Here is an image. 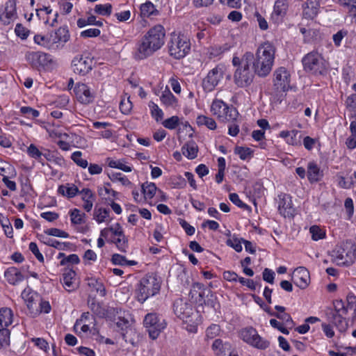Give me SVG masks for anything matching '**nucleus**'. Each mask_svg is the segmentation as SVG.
<instances>
[{"label":"nucleus","instance_id":"nucleus-1","mask_svg":"<svg viewBox=\"0 0 356 356\" xmlns=\"http://www.w3.org/2000/svg\"><path fill=\"white\" fill-rule=\"evenodd\" d=\"M165 30L161 25L151 28L138 42L134 58L143 60L152 56L164 44Z\"/></svg>","mask_w":356,"mask_h":356},{"label":"nucleus","instance_id":"nucleus-2","mask_svg":"<svg viewBox=\"0 0 356 356\" xmlns=\"http://www.w3.org/2000/svg\"><path fill=\"white\" fill-rule=\"evenodd\" d=\"M253 60L254 55L251 52H246L242 58H233L232 64L236 67L234 82L238 87L245 88L252 83L255 74L252 66Z\"/></svg>","mask_w":356,"mask_h":356},{"label":"nucleus","instance_id":"nucleus-3","mask_svg":"<svg viewBox=\"0 0 356 356\" xmlns=\"http://www.w3.org/2000/svg\"><path fill=\"white\" fill-rule=\"evenodd\" d=\"M275 48L270 42H264L259 47L252 64L254 72L259 76H267L272 70L275 59Z\"/></svg>","mask_w":356,"mask_h":356},{"label":"nucleus","instance_id":"nucleus-4","mask_svg":"<svg viewBox=\"0 0 356 356\" xmlns=\"http://www.w3.org/2000/svg\"><path fill=\"white\" fill-rule=\"evenodd\" d=\"M69 39L70 34L67 27H60L47 35H35L34 36L35 43L48 49H57L59 47V43H65Z\"/></svg>","mask_w":356,"mask_h":356},{"label":"nucleus","instance_id":"nucleus-5","mask_svg":"<svg viewBox=\"0 0 356 356\" xmlns=\"http://www.w3.org/2000/svg\"><path fill=\"white\" fill-rule=\"evenodd\" d=\"M304 70L314 75H323L328 69V63L322 55L317 51H311L302 60Z\"/></svg>","mask_w":356,"mask_h":356},{"label":"nucleus","instance_id":"nucleus-6","mask_svg":"<svg viewBox=\"0 0 356 356\" xmlns=\"http://www.w3.org/2000/svg\"><path fill=\"white\" fill-rule=\"evenodd\" d=\"M168 51L175 59L185 57L191 50L189 39L184 35L172 33L168 43Z\"/></svg>","mask_w":356,"mask_h":356},{"label":"nucleus","instance_id":"nucleus-7","mask_svg":"<svg viewBox=\"0 0 356 356\" xmlns=\"http://www.w3.org/2000/svg\"><path fill=\"white\" fill-rule=\"evenodd\" d=\"M160 287V282L156 277L146 275L143 277L137 289L138 301L144 302L149 297L156 294L159 291Z\"/></svg>","mask_w":356,"mask_h":356},{"label":"nucleus","instance_id":"nucleus-8","mask_svg":"<svg viewBox=\"0 0 356 356\" xmlns=\"http://www.w3.org/2000/svg\"><path fill=\"white\" fill-rule=\"evenodd\" d=\"M336 261L343 265H350L356 257V245L351 241H347L334 251Z\"/></svg>","mask_w":356,"mask_h":356},{"label":"nucleus","instance_id":"nucleus-9","mask_svg":"<svg viewBox=\"0 0 356 356\" xmlns=\"http://www.w3.org/2000/svg\"><path fill=\"white\" fill-rule=\"evenodd\" d=\"M211 111L213 115L222 121L235 120L238 115L237 110L233 107H229L223 101L215 99L212 102Z\"/></svg>","mask_w":356,"mask_h":356},{"label":"nucleus","instance_id":"nucleus-10","mask_svg":"<svg viewBox=\"0 0 356 356\" xmlns=\"http://www.w3.org/2000/svg\"><path fill=\"white\" fill-rule=\"evenodd\" d=\"M239 337L248 344L261 350L266 349L270 342L260 337L252 327L243 328L239 332Z\"/></svg>","mask_w":356,"mask_h":356},{"label":"nucleus","instance_id":"nucleus-11","mask_svg":"<svg viewBox=\"0 0 356 356\" xmlns=\"http://www.w3.org/2000/svg\"><path fill=\"white\" fill-rule=\"evenodd\" d=\"M143 324L152 339H156L166 326L165 320L155 313L147 314L144 318Z\"/></svg>","mask_w":356,"mask_h":356},{"label":"nucleus","instance_id":"nucleus-12","mask_svg":"<svg viewBox=\"0 0 356 356\" xmlns=\"http://www.w3.org/2000/svg\"><path fill=\"white\" fill-rule=\"evenodd\" d=\"M273 86L276 92H285L290 88V74L281 67L274 72Z\"/></svg>","mask_w":356,"mask_h":356},{"label":"nucleus","instance_id":"nucleus-13","mask_svg":"<svg viewBox=\"0 0 356 356\" xmlns=\"http://www.w3.org/2000/svg\"><path fill=\"white\" fill-rule=\"evenodd\" d=\"M174 312L178 318L187 322L193 314L192 305L186 298H178L173 305Z\"/></svg>","mask_w":356,"mask_h":356},{"label":"nucleus","instance_id":"nucleus-14","mask_svg":"<svg viewBox=\"0 0 356 356\" xmlns=\"http://www.w3.org/2000/svg\"><path fill=\"white\" fill-rule=\"evenodd\" d=\"M222 77L223 69L222 67L217 66L210 70L207 76L202 81V87L204 91H213Z\"/></svg>","mask_w":356,"mask_h":356},{"label":"nucleus","instance_id":"nucleus-15","mask_svg":"<svg viewBox=\"0 0 356 356\" xmlns=\"http://www.w3.org/2000/svg\"><path fill=\"white\" fill-rule=\"evenodd\" d=\"M72 67L74 73L86 75L92 68V60L88 56L77 55L72 61Z\"/></svg>","mask_w":356,"mask_h":356},{"label":"nucleus","instance_id":"nucleus-16","mask_svg":"<svg viewBox=\"0 0 356 356\" xmlns=\"http://www.w3.org/2000/svg\"><path fill=\"white\" fill-rule=\"evenodd\" d=\"M17 17L16 2L15 0H8L3 8H0V20L3 24L8 25Z\"/></svg>","mask_w":356,"mask_h":356},{"label":"nucleus","instance_id":"nucleus-17","mask_svg":"<svg viewBox=\"0 0 356 356\" xmlns=\"http://www.w3.org/2000/svg\"><path fill=\"white\" fill-rule=\"evenodd\" d=\"M77 100L83 104H88L93 102L95 92H92L86 84L79 83L74 89Z\"/></svg>","mask_w":356,"mask_h":356},{"label":"nucleus","instance_id":"nucleus-18","mask_svg":"<svg viewBox=\"0 0 356 356\" xmlns=\"http://www.w3.org/2000/svg\"><path fill=\"white\" fill-rule=\"evenodd\" d=\"M278 211L284 218H292L295 213L291 197L287 194L279 195Z\"/></svg>","mask_w":356,"mask_h":356},{"label":"nucleus","instance_id":"nucleus-19","mask_svg":"<svg viewBox=\"0 0 356 356\" xmlns=\"http://www.w3.org/2000/svg\"><path fill=\"white\" fill-rule=\"evenodd\" d=\"M287 10L288 2L286 0H277L270 16V20L275 24H280L282 22Z\"/></svg>","mask_w":356,"mask_h":356},{"label":"nucleus","instance_id":"nucleus-20","mask_svg":"<svg viewBox=\"0 0 356 356\" xmlns=\"http://www.w3.org/2000/svg\"><path fill=\"white\" fill-rule=\"evenodd\" d=\"M76 272L70 268L65 269L63 273V286L66 291L71 292L75 291L77 284L75 282Z\"/></svg>","mask_w":356,"mask_h":356},{"label":"nucleus","instance_id":"nucleus-21","mask_svg":"<svg viewBox=\"0 0 356 356\" xmlns=\"http://www.w3.org/2000/svg\"><path fill=\"white\" fill-rule=\"evenodd\" d=\"M33 66H45L50 62L49 55L41 51L31 52L26 56Z\"/></svg>","mask_w":356,"mask_h":356},{"label":"nucleus","instance_id":"nucleus-22","mask_svg":"<svg viewBox=\"0 0 356 356\" xmlns=\"http://www.w3.org/2000/svg\"><path fill=\"white\" fill-rule=\"evenodd\" d=\"M309 272L304 267H299L296 270L294 276L295 284L301 289H305L308 285Z\"/></svg>","mask_w":356,"mask_h":356},{"label":"nucleus","instance_id":"nucleus-23","mask_svg":"<svg viewBox=\"0 0 356 356\" xmlns=\"http://www.w3.org/2000/svg\"><path fill=\"white\" fill-rule=\"evenodd\" d=\"M280 136L285 138L286 143L289 145L293 146L301 145V134L298 130L282 131L280 132Z\"/></svg>","mask_w":356,"mask_h":356},{"label":"nucleus","instance_id":"nucleus-24","mask_svg":"<svg viewBox=\"0 0 356 356\" xmlns=\"http://www.w3.org/2000/svg\"><path fill=\"white\" fill-rule=\"evenodd\" d=\"M323 172L315 162H309L307 165V177L311 183L320 181L323 177Z\"/></svg>","mask_w":356,"mask_h":356},{"label":"nucleus","instance_id":"nucleus-25","mask_svg":"<svg viewBox=\"0 0 356 356\" xmlns=\"http://www.w3.org/2000/svg\"><path fill=\"white\" fill-rule=\"evenodd\" d=\"M5 277L11 284H16L24 280L22 273L15 267L8 268L5 273Z\"/></svg>","mask_w":356,"mask_h":356},{"label":"nucleus","instance_id":"nucleus-26","mask_svg":"<svg viewBox=\"0 0 356 356\" xmlns=\"http://www.w3.org/2000/svg\"><path fill=\"white\" fill-rule=\"evenodd\" d=\"M13 311L8 307L0 309V328H6L13 322Z\"/></svg>","mask_w":356,"mask_h":356},{"label":"nucleus","instance_id":"nucleus-27","mask_svg":"<svg viewBox=\"0 0 356 356\" xmlns=\"http://www.w3.org/2000/svg\"><path fill=\"white\" fill-rule=\"evenodd\" d=\"M181 152L188 159H193L197 156L198 147L196 143L191 140L183 145Z\"/></svg>","mask_w":356,"mask_h":356},{"label":"nucleus","instance_id":"nucleus-28","mask_svg":"<svg viewBox=\"0 0 356 356\" xmlns=\"http://www.w3.org/2000/svg\"><path fill=\"white\" fill-rule=\"evenodd\" d=\"M343 315L336 314H330V321L341 332L346 331L348 324L346 319L343 316Z\"/></svg>","mask_w":356,"mask_h":356},{"label":"nucleus","instance_id":"nucleus-29","mask_svg":"<svg viewBox=\"0 0 356 356\" xmlns=\"http://www.w3.org/2000/svg\"><path fill=\"white\" fill-rule=\"evenodd\" d=\"M58 192L63 196L72 198L79 193V190L74 184H67L60 186L58 188Z\"/></svg>","mask_w":356,"mask_h":356},{"label":"nucleus","instance_id":"nucleus-30","mask_svg":"<svg viewBox=\"0 0 356 356\" xmlns=\"http://www.w3.org/2000/svg\"><path fill=\"white\" fill-rule=\"evenodd\" d=\"M161 102L166 107L175 108L177 105V99L169 90H165L160 97Z\"/></svg>","mask_w":356,"mask_h":356},{"label":"nucleus","instance_id":"nucleus-31","mask_svg":"<svg viewBox=\"0 0 356 356\" xmlns=\"http://www.w3.org/2000/svg\"><path fill=\"white\" fill-rule=\"evenodd\" d=\"M194 288H197L200 291L198 292V297L195 298V302L200 305L207 304L205 297L213 296L212 291L210 289H206L203 285L196 283Z\"/></svg>","mask_w":356,"mask_h":356},{"label":"nucleus","instance_id":"nucleus-32","mask_svg":"<svg viewBox=\"0 0 356 356\" xmlns=\"http://www.w3.org/2000/svg\"><path fill=\"white\" fill-rule=\"evenodd\" d=\"M140 13L143 17H148L152 15H156L159 11L152 2L147 1L140 6Z\"/></svg>","mask_w":356,"mask_h":356},{"label":"nucleus","instance_id":"nucleus-33","mask_svg":"<svg viewBox=\"0 0 356 356\" xmlns=\"http://www.w3.org/2000/svg\"><path fill=\"white\" fill-rule=\"evenodd\" d=\"M339 3L348 9V13L356 22V0H338Z\"/></svg>","mask_w":356,"mask_h":356},{"label":"nucleus","instance_id":"nucleus-34","mask_svg":"<svg viewBox=\"0 0 356 356\" xmlns=\"http://www.w3.org/2000/svg\"><path fill=\"white\" fill-rule=\"evenodd\" d=\"M116 325H117V326L118 327L121 328L122 330H124V329L126 330L125 332H122V339L126 342H129V343H131V344L134 345V341L131 340V339H129L128 337H127V334L129 332H133L132 328L129 327V321L127 320H124V319H120L119 321H118L116 323Z\"/></svg>","mask_w":356,"mask_h":356},{"label":"nucleus","instance_id":"nucleus-35","mask_svg":"<svg viewBox=\"0 0 356 356\" xmlns=\"http://www.w3.org/2000/svg\"><path fill=\"white\" fill-rule=\"evenodd\" d=\"M88 285L96 292H99L102 296L106 295L105 287L102 282L95 277L88 278Z\"/></svg>","mask_w":356,"mask_h":356},{"label":"nucleus","instance_id":"nucleus-36","mask_svg":"<svg viewBox=\"0 0 356 356\" xmlns=\"http://www.w3.org/2000/svg\"><path fill=\"white\" fill-rule=\"evenodd\" d=\"M196 122L198 126H206L211 130H214L216 128L215 120L206 115H198L196 119Z\"/></svg>","mask_w":356,"mask_h":356},{"label":"nucleus","instance_id":"nucleus-37","mask_svg":"<svg viewBox=\"0 0 356 356\" xmlns=\"http://www.w3.org/2000/svg\"><path fill=\"white\" fill-rule=\"evenodd\" d=\"M16 171L12 165L0 159V175L3 177L8 175L10 177H14L16 176Z\"/></svg>","mask_w":356,"mask_h":356},{"label":"nucleus","instance_id":"nucleus-38","mask_svg":"<svg viewBox=\"0 0 356 356\" xmlns=\"http://www.w3.org/2000/svg\"><path fill=\"white\" fill-rule=\"evenodd\" d=\"M88 305L94 314L97 315L100 318H104L106 316V309L99 302H96L95 299L88 300Z\"/></svg>","mask_w":356,"mask_h":356},{"label":"nucleus","instance_id":"nucleus-39","mask_svg":"<svg viewBox=\"0 0 356 356\" xmlns=\"http://www.w3.org/2000/svg\"><path fill=\"white\" fill-rule=\"evenodd\" d=\"M111 243H115L120 251L122 252H127V249L128 248V239L124 234H122V236H113L111 240Z\"/></svg>","mask_w":356,"mask_h":356},{"label":"nucleus","instance_id":"nucleus-40","mask_svg":"<svg viewBox=\"0 0 356 356\" xmlns=\"http://www.w3.org/2000/svg\"><path fill=\"white\" fill-rule=\"evenodd\" d=\"M58 259H62L60 261L61 266H65L67 264H77L80 262V259L77 254H72L67 257L63 252H60L58 255Z\"/></svg>","mask_w":356,"mask_h":356},{"label":"nucleus","instance_id":"nucleus-41","mask_svg":"<svg viewBox=\"0 0 356 356\" xmlns=\"http://www.w3.org/2000/svg\"><path fill=\"white\" fill-rule=\"evenodd\" d=\"M0 223L6 236L10 238H13V229L10 220L7 217L3 216L1 213H0Z\"/></svg>","mask_w":356,"mask_h":356},{"label":"nucleus","instance_id":"nucleus-42","mask_svg":"<svg viewBox=\"0 0 356 356\" xmlns=\"http://www.w3.org/2000/svg\"><path fill=\"white\" fill-rule=\"evenodd\" d=\"M156 186L154 183L146 182L142 185V191L145 198H152L156 191Z\"/></svg>","mask_w":356,"mask_h":356},{"label":"nucleus","instance_id":"nucleus-43","mask_svg":"<svg viewBox=\"0 0 356 356\" xmlns=\"http://www.w3.org/2000/svg\"><path fill=\"white\" fill-rule=\"evenodd\" d=\"M110 211L105 208H99L95 209L94 212V218L99 223L103 222L109 217Z\"/></svg>","mask_w":356,"mask_h":356},{"label":"nucleus","instance_id":"nucleus-44","mask_svg":"<svg viewBox=\"0 0 356 356\" xmlns=\"http://www.w3.org/2000/svg\"><path fill=\"white\" fill-rule=\"evenodd\" d=\"M71 222L74 225H81L84 222L83 217L85 213H81L78 209H74L70 211Z\"/></svg>","mask_w":356,"mask_h":356},{"label":"nucleus","instance_id":"nucleus-45","mask_svg":"<svg viewBox=\"0 0 356 356\" xmlns=\"http://www.w3.org/2000/svg\"><path fill=\"white\" fill-rule=\"evenodd\" d=\"M230 348L231 345L229 343H223V341L220 339H216L212 344L213 350L218 351L217 355L222 353L226 349H229Z\"/></svg>","mask_w":356,"mask_h":356},{"label":"nucleus","instance_id":"nucleus-46","mask_svg":"<svg viewBox=\"0 0 356 356\" xmlns=\"http://www.w3.org/2000/svg\"><path fill=\"white\" fill-rule=\"evenodd\" d=\"M107 163H108V165L109 167H111V168H118V169L122 170H123L124 172H127L131 171V167L124 165L120 160L115 161V160H113V159H111L110 158H108L107 159Z\"/></svg>","mask_w":356,"mask_h":356},{"label":"nucleus","instance_id":"nucleus-47","mask_svg":"<svg viewBox=\"0 0 356 356\" xmlns=\"http://www.w3.org/2000/svg\"><path fill=\"white\" fill-rule=\"evenodd\" d=\"M27 153L31 157L36 159L42 165L44 164L42 159V152H41L35 145L31 144L29 145L27 149Z\"/></svg>","mask_w":356,"mask_h":356},{"label":"nucleus","instance_id":"nucleus-48","mask_svg":"<svg viewBox=\"0 0 356 356\" xmlns=\"http://www.w3.org/2000/svg\"><path fill=\"white\" fill-rule=\"evenodd\" d=\"M234 153L238 155L241 159L245 160L249 157H251L252 154V150L249 147L237 146L234 149Z\"/></svg>","mask_w":356,"mask_h":356},{"label":"nucleus","instance_id":"nucleus-49","mask_svg":"<svg viewBox=\"0 0 356 356\" xmlns=\"http://www.w3.org/2000/svg\"><path fill=\"white\" fill-rule=\"evenodd\" d=\"M108 177L112 181H120L124 186L131 184L130 181L120 172H111L108 174Z\"/></svg>","mask_w":356,"mask_h":356},{"label":"nucleus","instance_id":"nucleus-50","mask_svg":"<svg viewBox=\"0 0 356 356\" xmlns=\"http://www.w3.org/2000/svg\"><path fill=\"white\" fill-rule=\"evenodd\" d=\"M270 315L272 316H275L282 320V321L285 322L286 326L289 327L290 328L293 327L295 324L291 316L286 312L283 314L270 313Z\"/></svg>","mask_w":356,"mask_h":356},{"label":"nucleus","instance_id":"nucleus-51","mask_svg":"<svg viewBox=\"0 0 356 356\" xmlns=\"http://www.w3.org/2000/svg\"><path fill=\"white\" fill-rule=\"evenodd\" d=\"M309 232L312 234V238L314 241H318L319 239H323L325 237V232L321 229L318 226L314 225L312 226L309 229Z\"/></svg>","mask_w":356,"mask_h":356},{"label":"nucleus","instance_id":"nucleus-52","mask_svg":"<svg viewBox=\"0 0 356 356\" xmlns=\"http://www.w3.org/2000/svg\"><path fill=\"white\" fill-rule=\"evenodd\" d=\"M95 12L99 15L108 16L112 12V6L110 3L97 4L95 6Z\"/></svg>","mask_w":356,"mask_h":356},{"label":"nucleus","instance_id":"nucleus-53","mask_svg":"<svg viewBox=\"0 0 356 356\" xmlns=\"http://www.w3.org/2000/svg\"><path fill=\"white\" fill-rule=\"evenodd\" d=\"M81 152L76 151L72 154L71 159L77 165L86 168L88 165V163L86 159L81 158Z\"/></svg>","mask_w":356,"mask_h":356},{"label":"nucleus","instance_id":"nucleus-54","mask_svg":"<svg viewBox=\"0 0 356 356\" xmlns=\"http://www.w3.org/2000/svg\"><path fill=\"white\" fill-rule=\"evenodd\" d=\"M10 343V332L7 328H0V348L6 347Z\"/></svg>","mask_w":356,"mask_h":356},{"label":"nucleus","instance_id":"nucleus-55","mask_svg":"<svg viewBox=\"0 0 356 356\" xmlns=\"http://www.w3.org/2000/svg\"><path fill=\"white\" fill-rule=\"evenodd\" d=\"M334 310L330 312V314H339L346 315L348 312L347 308L344 305V302L341 300H337L334 302Z\"/></svg>","mask_w":356,"mask_h":356},{"label":"nucleus","instance_id":"nucleus-56","mask_svg":"<svg viewBox=\"0 0 356 356\" xmlns=\"http://www.w3.org/2000/svg\"><path fill=\"white\" fill-rule=\"evenodd\" d=\"M221 329L218 325L212 324L206 330V336L208 339H214L220 335Z\"/></svg>","mask_w":356,"mask_h":356},{"label":"nucleus","instance_id":"nucleus-57","mask_svg":"<svg viewBox=\"0 0 356 356\" xmlns=\"http://www.w3.org/2000/svg\"><path fill=\"white\" fill-rule=\"evenodd\" d=\"M162 124L166 129H175L179 124V118L174 115L164 120Z\"/></svg>","mask_w":356,"mask_h":356},{"label":"nucleus","instance_id":"nucleus-58","mask_svg":"<svg viewBox=\"0 0 356 356\" xmlns=\"http://www.w3.org/2000/svg\"><path fill=\"white\" fill-rule=\"evenodd\" d=\"M149 107L151 108V113L153 118L159 122L163 118V113L161 108L158 106L157 104L154 102L149 103Z\"/></svg>","mask_w":356,"mask_h":356},{"label":"nucleus","instance_id":"nucleus-59","mask_svg":"<svg viewBox=\"0 0 356 356\" xmlns=\"http://www.w3.org/2000/svg\"><path fill=\"white\" fill-rule=\"evenodd\" d=\"M44 233L49 236H53L60 238H68L69 234L66 232L58 228H50L44 231Z\"/></svg>","mask_w":356,"mask_h":356},{"label":"nucleus","instance_id":"nucleus-60","mask_svg":"<svg viewBox=\"0 0 356 356\" xmlns=\"http://www.w3.org/2000/svg\"><path fill=\"white\" fill-rule=\"evenodd\" d=\"M317 13L318 8L314 5H312V6L309 7V4H307V7L305 8L303 10V15L307 19H313L316 16Z\"/></svg>","mask_w":356,"mask_h":356},{"label":"nucleus","instance_id":"nucleus-61","mask_svg":"<svg viewBox=\"0 0 356 356\" xmlns=\"http://www.w3.org/2000/svg\"><path fill=\"white\" fill-rule=\"evenodd\" d=\"M132 108V103L130 102L129 99H122L120 103V109L121 112L124 114H129Z\"/></svg>","mask_w":356,"mask_h":356},{"label":"nucleus","instance_id":"nucleus-62","mask_svg":"<svg viewBox=\"0 0 356 356\" xmlns=\"http://www.w3.org/2000/svg\"><path fill=\"white\" fill-rule=\"evenodd\" d=\"M81 195V199L83 201L95 200V195L89 188H85L81 191H79V193Z\"/></svg>","mask_w":356,"mask_h":356},{"label":"nucleus","instance_id":"nucleus-63","mask_svg":"<svg viewBox=\"0 0 356 356\" xmlns=\"http://www.w3.org/2000/svg\"><path fill=\"white\" fill-rule=\"evenodd\" d=\"M348 35V31L345 29H341L337 33L333 35V41L336 46L339 47L341 44V40L343 38Z\"/></svg>","mask_w":356,"mask_h":356},{"label":"nucleus","instance_id":"nucleus-64","mask_svg":"<svg viewBox=\"0 0 356 356\" xmlns=\"http://www.w3.org/2000/svg\"><path fill=\"white\" fill-rule=\"evenodd\" d=\"M179 225L184 229L186 234L192 236L195 234V229L184 219H179Z\"/></svg>","mask_w":356,"mask_h":356}]
</instances>
